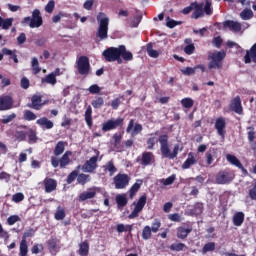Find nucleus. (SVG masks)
Wrapping results in <instances>:
<instances>
[{
	"instance_id": "f257e3e1",
	"label": "nucleus",
	"mask_w": 256,
	"mask_h": 256,
	"mask_svg": "<svg viewBox=\"0 0 256 256\" xmlns=\"http://www.w3.org/2000/svg\"><path fill=\"white\" fill-rule=\"evenodd\" d=\"M158 142L160 143V153L162 159H176L179 155V144L174 145L173 150L171 151V146L169 145V135L161 134L158 137Z\"/></svg>"
},
{
	"instance_id": "f03ea898",
	"label": "nucleus",
	"mask_w": 256,
	"mask_h": 256,
	"mask_svg": "<svg viewBox=\"0 0 256 256\" xmlns=\"http://www.w3.org/2000/svg\"><path fill=\"white\" fill-rule=\"evenodd\" d=\"M98 29L96 32V37L100 41H105L109 38V18L105 16V13L100 12L97 16Z\"/></svg>"
},
{
	"instance_id": "7ed1b4c3",
	"label": "nucleus",
	"mask_w": 256,
	"mask_h": 256,
	"mask_svg": "<svg viewBox=\"0 0 256 256\" xmlns=\"http://www.w3.org/2000/svg\"><path fill=\"white\" fill-rule=\"evenodd\" d=\"M21 23L22 25H29L31 29H39V27L43 25V17L41 16V11L39 9H35L32 12V17H24Z\"/></svg>"
},
{
	"instance_id": "20e7f679",
	"label": "nucleus",
	"mask_w": 256,
	"mask_h": 256,
	"mask_svg": "<svg viewBox=\"0 0 256 256\" xmlns=\"http://www.w3.org/2000/svg\"><path fill=\"white\" fill-rule=\"evenodd\" d=\"M227 57L225 51L213 52L208 55V69H223V60Z\"/></svg>"
},
{
	"instance_id": "39448f33",
	"label": "nucleus",
	"mask_w": 256,
	"mask_h": 256,
	"mask_svg": "<svg viewBox=\"0 0 256 256\" xmlns=\"http://www.w3.org/2000/svg\"><path fill=\"white\" fill-rule=\"evenodd\" d=\"M102 55L105 61L108 63H114L115 61L118 63V65L123 63V59L120 57V46L109 47L103 51Z\"/></svg>"
},
{
	"instance_id": "423d86ee",
	"label": "nucleus",
	"mask_w": 256,
	"mask_h": 256,
	"mask_svg": "<svg viewBox=\"0 0 256 256\" xmlns=\"http://www.w3.org/2000/svg\"><path fill=\"white\" fill-rule=\"evenodd\" d=\"M233 179H235V173L231 169L226 168L216 174L215 181L217 185H227L231 183Z\"/></svg>"
},
{
	"instance_id": "0eeeda50",
	"label": "nucleus",
	"mask_w": 256,
	"mask_h": 256,
	"mask_svg": "<svg viewBox=\"0 0 256 256\" xmlns=\"http://www.w3.org/2000/svg\"><path fill=\"white\" fill-rule=\"evenodd\" d=\"M73 155V152L66 151L62 157L58 160L57 157L52 156L51 157V165L54 167V169H57V167H60V169H65L69 163H71V157Z\"/></svg>"
},
{
	"instance_id": "6e6552de",
	"label": "nucleus",
	"mask_w": 256,
	"mask_h": 256,
	"mask_svg": "<svg viewBox=\"0 0 256 256\" xmlns=\"http://www.w3.org/2000/svg\"><path fill=\"white\" fill-rule=\"evenodd\" d=\"M133 205L135 206L133 211L128 215V219H136L139 217V213L145 209V205H147V195L144 194L140 196L137 202H134Z\"/></svg>"
},
{
	"instance_id": "1a4fd4ad",
	"label": "nucleus",
	"mask_w": 256,
	"mask_h": 256,
	"mask_svg": "<svg viewBox=\"0 0 256 256\" xmlns=\"http://www.w3.org/2000/svg\"><path fill=\"white\" fill-rule=\"evenodd\" d=\"M77 69H78L79 75H84V77H87V75H89V72L91 71V64L89 63V57L80 56L77 61Z\"/></svg>"
},
{
	"instance_id": "9d476101",
	"label": "nucleus",
	"mask_w": 256,
	"mask_h": 256,
	"mask_svg": "<svg viewBox=\"0 0 256 256\" xmlns=\"http://www.w3.org/2000/svg\"><path fill=\"white\" fill-rule=\"evenodd\" d=\"M125 123V119L118 117L117 119H109L102 124L103 133H107V131H113L117 129V127H123Z\"/></svg>"
},
{
	"instance_id": "9b49d317",
	"label": "nucleus",
	"mask_w": 256,
	"mask_h": 256,
	"mask_svg": "<svg viewBox=\"0 0 256 256\" xmlns=\"http://www.w3.org/2000/svg\"><path fill=\"white\" fill-rule=\"evenodd\" d=\"M214 129L217 131V135L221 137V139H225V135H227V120L225 117L220 116L215 120Z\"/></svg>"
},
{
	"instance_id": "f8f14e48",
	"label": "nucleus",
	"mask_w": 256,
	"mask_h": 256,
	"mask_svg": "<svg viewBox=\"0 0 256 256\" xmlns=\"http://www.w3.org/2000/svg\"><path fill=\"white\" fill-rule=\"evenodd\" d=\"M97 191H99V188L95 186L87 188L86 191H83L82 193L79 194V203H84V201H89V199H95V197H97Z\"/></svg>"
},
{
	"instance_id": "ddd939ff",
	"label": "nucleus",
	"mask_w": 256,
	"mask_h": 256,
	"mask_svg": "<svg viewBox=\"0 0 256 256\" xmlns=\"http://www.w3.org/2000/svg\"><path fill=\"white\" fill-rule=\"evenodd\" d=\"M114 185L115 189H125L127 185H129V181H131V178L127 174H117L114 179Z\"/></svg>"
},
{
	"instance_id": "4468645a",
	"label": "nucleus",
	"mask_w": 256,
	"mask_h": 256,
	"mask_svg": "<svg viewBox=\"0 0 256 256\" xmlns=\"http://www.w3.org/2000/svg\"><path fill=\"white\" fill-rule=\"evenodd\" d=\"M97 161H99V155L91 157L82 165V171L84 173H95L98 167Z\"/></svg>"
},
{
	"instance_id": "2eb2a0df",
	"label": "nucleus",
	"mask_w": 256,
	"mask_h": 256,
	"mask_svg": "<svg viewBox=\"0 0 256 256\" xmlns=\"http://www.w3.org/2000/svg\"><path fill=\"white\" fill-rule=\"evenodd\" d=\"M155 161L153 152H143L141 157L136 158V163H140L142 167H149Z\"/></svg>"
},
{
	"instance_id": "dca6fc26",
	"label": "nucleus",
	"mask_w": 256,
	"mask_h": 256,
	"mask_svg": "<svg viewBox=\"0 0 256 256\" xmlns=\"http://www.w3.org/2000/svg\"><path fill=\"white\" fill-rule=\"evenodd\" d=\"M14 104H15V100H13L11 95L0 96V111H9L13 109Z\"/></svg>"
},
{
	"instance_id": "f3484780",
	"label": "nucleus",
	"mask_w": 256,
	"mask_h": 256,
	"mask_svg": "<svg viewBox=\"0 0 256 256\" xmlns=\"http://www.w3.org/2000/svg\"><path fill=\"white\" fill-rule=\"evenodd\" d=\"M43 95L36 93L31 97V103L28 104L29 109H34L35 111H41L44 104H42Z\"/></svg>"
},
{
	"instance_id": "a211bd4d",
	"label": "nucleus",
	"mask_w": 256,
	"mask_h": 256,
	"mask_svg": "<svg viewBox=\"0 0 256 256\" xmlns=\"http://www.w3.org/2000/svg\"><path fill=\"white\" fill-rule=\"evenodd\" d=\"M230 111L237 113V115H243V104L241 103V96L234 97L229 104Z\"/></svg>"
},
{
	"instance_id": "6ab92c4d",
	"label": "nucleus",
	"mask_w": 256,
	"mask_h": 256,
	"mask_svg": "<svg viewBox=\"0 0 256 256\" xmlns=\"http://www.w3.org/2000/svg\"><path fill=\"white\" fill-rule=\"evenodd\" d=\"M143 131V125L140 123L135 124V119H130L128 126L126 128V133H131L132 137L139 135Z\"/></svg>"
},
{
	"instance_id": "aec40b11",
	"label": "nucleus",
	"mask_w": 256,
	"mask_h": 256,
	"mask_svg": "<svg viewBox=\"0 0 256 256\" xmlns=\"http://www.w3.org/2000/svg\"><path fill=\"white\" fill-rule=\"evenodd\" d=\"M243 61L246 65H249V63H256V43L253 44L251 48L246 51Z\"/></svg>"
},
{
	"instance_id": "412c9836",
	"label": "nucleus",
	"mask_w": 256,
	"mask_h": 256,
	"mask_svg": "<svg viewBox=\"0 0 256 256\" xmlns=\"http://www.w3.org/2000/svg\"><path fill=\"white\" fill-rule=\"evenodd\" d=\"M43 185H44L45 193H53V191L57 190V180L53 178L46 177L43 180Z\"/></svg>"
},
{
	"instance_id": "4be33fe9",
	"label": "nucleus",
	"mask_w": 256,
	"mask_h": 256,
	"mask_svg": "<svg viewBox=\"0 0 256 256\" xmlns=\"http://www.w3.org/2000/svg\"><path fill=\"white\" fill-rule=\"evenodd\" d=\"M194 12L192 13V19H200V17H205L203 11L204 3L192 2Z\"/></svg>"
},
{
	"instance_id": "5701e85b",
	"label": "nucleus",
	"mask_w": 256,
	"mask_h": 256,
	"mask_svg": "<svg viewBox=\"0 0 256 256\" xmlns=\"http://www.w3.org/2000/svg\"><path fill=\"white\" fill-rule=\"evenodd\" d=\"M193 231V226H180L177 228L176 236L178 239H187L189 233Z\"/></svg>"
},
{
	"instance_id": "b1692460",
	"label": "nucleus",
	"mask_w": 256,
	"mask_h": 256,
	"mask_svg": "<svg viewBox=\"0 0 256 256\" xmlns=\"http://www.w3.org/2000/svg\"><path fill=\"white\" fill-rule=\"evenodd\" d=\"M223 27H227L233 33H239L242 29L241 23L233 20H226L223 23Z\"/></svg>"
},
{
	"instance_id": "393cba45",
	"label": "nucleus",
	"mask_w": 256,
	"mask_h": 256,
	"mask_svg": "<svg viewBox=\"0 0 256 256\" xmlns=\"http://www.w3.org/2000/svg\"><path fill=\"white\" fill-rule=\"evenodd\" d=\"M36 124L39 125L42 129H53V127H55L53 121L49 120L47 117L38 119Z\"/></svg>"
},
{
	"instance_id": "a878e982",
	"label": "nucleus",
	"mask_w": 256,
	"mask_h": 256,
	"mask_svg": "<svg viewBox=\"0 0 256 256\" xmlns=\"http://www.w3.org/2000/svg\"><path fill=\"white\" fill-rule=\"evenodd\" d=\"M226 159L228 163H231V165L238 167V169H241V171H247L245 170V167H243V164L241 163V161L237 159V156L232 154H227Z\"/></svg>"
},
{
	"instance_id": "bb28decb",
	"label": "nucleus",
	"mask_w": 256,
	"mask_h": 256,
	"mask_svg": "<svg viewBox=\"0 0 256 256\" xmlns=\"http://www.w3.org/2000/svg\"><path fill=\"white\" fill-rule=\"evenodd\" d=\"M197 164V159H195V153H188V158L182 164V169H191V166Z\"/></svg>"
},
{
	"instance_id": "cd10ccee",
	"label": "nucleus",
	"mask_w": 256,
	"mask_h": 256,
	"mask_svg": "<svg viewBox=\"0 0 256 256\" xmlns=\"http://www.w3.org/2000/svg\"><path fill=\"white\" fill-rule=\"evenodd\" d=\"M129 62L133 59V53L129 50H127V47L125 45H120V59Z\"/></svg>"
},
{
	"instance_id": "c85d7f7f",
	"label": "nucleus",
	"mask_w": 256,
	"mask_h": 256,
	"mask_svg": "<svg viewBox=\"0 0 256 256\" xmlns=\"http://www.w3.org/2000/svg\"><path fill=\"white\" fill-rule=\"evenodd\" d=\"M232 221L235 227H241V225H243V223L245 222V213L236 212L233 216Z\"/></svg>"
},
{
	"instance_id": "c756f323",
	"label": "nucleus",
	"mask_w": 256,
	"mask_h": 256,
	"mask_svg": "<svg viewBox=\"0 0 256 256\" xmlns=\"http://www.w3.org/2000/svg\"><path fill=\"white\" fill-rule=\"evenodd\" d=\"M84 118L86 121V125L90 128L93 127V108H91V105L87 106Z\"/></svg>"
},
{
	"instance_id": "7c9ffc66",
	"label": "nucleus",
	"mask_w": 256,
	"mask_h": 256,
	"mask_svg": "<svg viewBox=\"0 0 256 256\" xmlns=\"http://www.w3.org/2000/svg\"><path fill=\"white\" fill-rule=\"evenodd\" d=\"M143 185V180H137L136 183H134L130 190H129V198L134 199L135 195L139 192V189H141V186Z\"/></svg>"
},
{
	"instance_id": "2f4dec72",
	"label": "nucleus",
	"mask_w": 256,
	"mask_h": 256,
	"mask_svg": "<svg viewBox=\"0 0 256 256\" xmlns=\"http://www.w3.org/2000/svg\"><path fill=\"white\" fill-rule=\"evenodd\" d=\"M156 135H159V131L151 133L150 138H148L146 141L147 149H149V151H153V149H155V145L157 143Z\"/></svg>"
},
{
	"instance_id": "473e14b6",
	"label": "nucleus",
	"mask_w": 256,
	"mask_h": 256,
	"mask_svg": "<svg viewBox=\"0 0 256 256\" xmlns=\"http://www.w3.org/2000/svg\"><path fill=\"white\" fill-rule=\"evenodd\" d=\"M116 203L119 209H123V207H127V203H129V200L127 199V194H118L116 196Z\"/></svg>"
},
{
	"instance_id": "72a5a7b5",
	"label": "nucleus",
	"mask_w": 256,
	"mask_h": 256,
	"mask_svg": "<svg viewBox=\"0 0 256 256\" xmlns=\"http://www.w3.org/2000/svg\"><path fill=\"white\" fill-rule=\"evenodd\" d=\"M67 142L65 141H58L55 148H54V155L55 157H59V155H63L65 153V146Z\"/></svg>"
},
{
	"instance_id": "f704fd0d",
	"label": "nucleus",
	"mask_w": 256,
	"mask_h": 256,
	"mask_svg": "<svg viewBox=\"0 0 256 256\" xmlns=\"http://www.w3.org/2000/svg\"><path fill=\"white\" fill-rule=\"evenodd\" d=\"M78 255L89 256V242L87 240L79 244Z\"/></svg>"
},
{
	"instance_id": "c9c22d12",
	"label": "nucleus",
	"mask_w": 256,
	"mask_h": 256,
	"mask_svg": "<svg viewBox=\"0 0 256 256\" xmlns=\"http://www.w3.org/2000/svg\"><path fill=\"white\" fill-rule=\"evenodd\" d=\"M104 171H108L110 177H113L115 173H117V167H115V163L113 160H110L103 166Z\"/></svg>"
},
{
	"instance_id": "e433bc0d",
	"label": "nucleus",
	"mask_w": 256,
	"mask_h": 256,
	"mask_svg": "<svg viewBox=\"0 0 256 256\" xmlns=\"http://www.w3.org/2000/svg\"><path fill=\"white\" fill-rule=\"evenodd\" d=\"M91 105L94 109H101L105 105V99L101 96H95L92 100Z\"/></svg>"
},
{
	"instance_id": "4c0bfd02",
	"label": "nucleus",
	"mask_w": 256,
	"mask_h": 256,
	"mask_svg": "<svg viewBox=\"0 0 256 256\" xmlns=\"http://www.w3.org/2000/svg\"><path fill=\"white\" fill-rule=\"evenodd\" d=\"M197 69H200V71H202V73H205V66L204 65H198V66H195L194 68L186 67L183 70V74L184 75H195V71H197Z\"/></svg>"
},
{
	"instance_id": "58836bf2",
	"label": "nucleus",
	"mask_w": 256,
	"mask_h": 256,
	"mask_svg": "<svg viewBox=\"0 0 256 256\" xmlns=\"http://www.w3.org/2000/svg\"><path fill=\"white\" fill-rule=\"evenodd\" d=\"M247 135H248V141L250 145H256L255 139H256V132H255V127L249 126L247 128Z\"/></svg>"
},
{
	"instance_id": "ea45409f",
	"label": "nucleus",
	"mask_w": 256,
	"mask_h": 256,
	"mask_svg": "<svg viewBox=\"0 0 256 256\" xmlns=\"http://www.w3.org/2000/svg\"><path fill=\"white\" fill-rule=\"evenodd\" d=\"M13 18H6L3 19V17L0 16V27H2V29L6 30L9 29V27L13 26Z\"/></svg>"
},
{
	"instance_id": "a19ab883",
	"label": "nucleus",
	"mask_w": 256,
	"mask_h": 256,
	"mask_svg": "<svg viewBox=\"0 0 256 256\" xmlns=\"http://www.w3.org/2000/svg\"><path fill=\"white\" fill-rule=\"evenodd\" d=\"M26 135L28 136V143L30 145H33V143H37V140L39 139L37 137V131L30 128Z\"/></svg>"
},
{
	"instance_id": "79ce46f5",
	"label": "nucleus",
	"mask_w": 256,
	"mask_h": 256,
	"mask_svg": "<svg viewBox=\"0 0 256 256\" xmlns=\"http://www.w3.org/2000/svg\"><path fill=\"white\" fill-rule=\"evenodd\" d=\"M253 10L249 9V8H245L241 13H240V17L243 21H249L250 19H253Z\"/></svg>"
},
{
	"instance_id": "37998d69",
	"label": "nucleus",
	"mask_w": 256,
	"mask_h": 256,
	"mask_svg": "<svg viewBox=\"0 0 256 256\" xmlns=\"http://www.w3.org/2000/svg\"><path fill=\"white\" fill-rule=\"evenodd\" d=\"M203 11L205 15L211 16L213 15V2L212 0H205V4L203 6Z\"/></svg>"
},
{
	"instance_id": "c03bdc74",
	"label": "nucleus",
	"mask_w": 256,
	"mask_h": 256,
	"mask_svg": "<svg viewBox=\"0 0 256 256\" xmlns=\"http://www.w3.org/2000/svg\"><path fill=\"white\" fill-rule=\"evenodd\" d=\"M65 217H66L65 208L58 206L54 214V219H56V221H63Z\"/></svg>"
},
{
	"instance_id": "a18cd8bd",
	"label": "nucleus",
	"mask_w": 256,
	"mask_h": 256,
	"mask_svg": "<svg viewBox=\"0 0 256 256\" xmlns=\"http://www.w3.org/2000/svg\"><path fill=\"white\" fill-rule=\"evenodd\" d=\"M203 209V202H196L193 208L191 209V213L192 215H201V213H203Z\"/></svg>"
},
{
	"instance_id": "49530a36",
	"label": "nucleus",
	"mask_w": 256,
	"mask_h": 256,
	"mask_svg": "<svg viewBox=\"0 0 256 256\" xmlns=\"http://www.w3.org/2000/svg\"><path fill=\"white\" fill-rule=\"evenodd\" d=\"M89 181H91V175L84 173L78 174L77 182L79 185H86V183H89Z\"/></svg>"
},
{
	"instance_id": "de8ad7c7",
	"label": "nucleus",
	"mask_w": 256,
	"mask_h": 256,
	"mask_svg": "<svg viewBox=\"0 0 256 256\" xmlns=\"http://www.w3.org/2000/svg\"><path fill=\"white\" fill-rule=\"evenodd\" d=\"M146 51L149 57H152L153 59H157V57H159V52L153 49V43L147 44Z\"/></svg>"
},
{
	"instance_id": "09e8293b",
	"label": "nucleus",
	"mask_w": 256,
	"mask_h": 256,
	"mask_svg": "<svg viewBox=\"0 0 256 256\" xmlns=\"http://www.w3.org/2000/svg\"><path fill=\"white\" fill-rule=\"evenodd\" d=\"M42 83H48L49 85H56L57 77H55V73H50L45 78H42Z\"/></svg>"
},
{
	"instance_id": "8fccbe9b",
	"label": "nucleus",
	"mask_w": 256,
	"mask_h": 256,
	"mask_svg": "<svg viewBox=\"0 0 256 256\" xmlns=\"http://www.w3.org/2000/svg\"><path fill=\"white\" fill-rule=\"evenodd\" d=\"M117 233H131L133 231L132 225H124V224H118L116 227Z\"/></svg>"
},
{
	"instance_id": "3c124183",
	"label": "nucleus",
	"mask_w": 256,
	"mask_h": 256,
	"mask_svg": "<svg viewBox=\"0 0 256 256\" xmlns=\"http://www.w3.org/2000/svg\"><path fill=\"white\" fill-rule=\"evenodd\" d=\"M216 153V150L215 148H212L210 150H208L206 153H205V157H206V165H213V155H215Z\"/></svg>"
},
{
	"instance_id": "603ef678",
	"label": "nucleus",
	"mask_w": 256,
	"mask_h": 256,
	"mask_svg": "<svg viewBox=\"0 0 256 256\" xmlns=\"http://www.w3.org/2000/svg\"><path fill=\"white\" fill-rule=\"evenodd\" d=\"M153 230H151V226H145L142 230V239L144 241H149L152 237Z\"/></svg>"
},
{
	"instance_id": "864d4df0",
	"label": "nucleus",
	"mask_w": 256,
	"mask_h": 256,
	"mask_svg": "<svg viewBox=\"0 0 256 256\" xmlns=\"http://www.w3.org/2000/svg\"><path fill=\"white\" fill-rule=\"evenodd\" d=\"M23 119L24 121H35V119H37V115L31 110H25L23 113Z\"/></svg>"
},
{
	"instance_id": "5fc2aeb1",
	"label": "nucleus",
	"mask_w": 256,
	"mask_h": 256,
	"mask_svg": "<svg viewBox=\"0 0 256 256\" xmlns=\"http://www.w3.org/2000/svg\"><path fill=\"white\" fill-rule=\"evenodd\" d=\"M29 253V246H27V240H21L20 242V256H27Z\"/></svg>"
},
{
	"instance_id": "6e6d98bb",
	"label": "nucleus",
	"mask_w": 256,
	"mask_h": 256,
	"mask_svg": "<svg viewBox=\"0 0 256 256\" xmlns=\"http://www.w3.org/2000/svg\"><path fill=\"white\" fill-rule=\"evenodd\" d=\"M32 71L34 75L41 73V67H39V60L36 57L32 58Z\"/></svg>"
},
{
	"instance_id": "4d7b16f0",
	"label": "nucleus",
	"mask_w": 256,
	"mask_h": 256,
	"mask_svg": "<svg viewBox=\"0 0 256 256\" xmlns=\"http://www.w3.org/2000/svg\"><path fill=\"white\" fill-rule=\"evenodd\" d=\"M170 251H183L184 249H187V246L183 243H174L171 244L169 247Z\"/></svg>"
},
{
	"instance_id": "13d9d810",
	"label": "nucleus",
	"mask_w": 256,
	"mask_h": 256,
	"mask_svg": "<svg viewBox=\"0 0 256 256\" xmlns=\"http://www.w3.org/2000/svg\"><path fill=\"white\" fill-rule=\"evenodd\" d=\"M44 249L43 244H34L31 248V253L33 255H39V253H43Z\"/></svg>"
},
{
	"instance_id": "bf43d9fd",
	"label": "nucleus",
	"mask_w": 256,
	"mask_h": 256,
	"mask_svg": "<svg viewBox=\"0 0 256 256\" xmlns=\"http://www.w3.org/2000/svg\"><path fill=\"white\" fill-rule=\"evenodd\" d=\"M152 233H158L159 229H161V220L154 219L152 222V226L150 227Z\"/></svg>"
},
{
	"instance_id": "052dcab7",
	"label": "nucleus",
	"mask_w": 256,
	"mask_h": 256,
	"mask_svg": "<svg viewBox=\"0 0 256 256\" xmlns=\"http://www.w3.org/2000/svg\"><path fill=\"white\" fill-rule=\"evenodd\" d=\"M211 251H215V242H209L204 245L202 248V253L205 255V253H209Z\"/></svg>"
},
{
	"instance_id": "680f3d73",
	"label": "nucleus",
	"mask_w": 256,
	"mask_h": 256,
	"mask_svg": "<svg viewBox=\"0 0 256 256\" xmlns=\"http://www.w3.org/2000/svg\"><path fill=\"white\" fill-rule=\"evenodd\" d=\"M181 105L185 109H191V107L194 105V101L191 98H184L181 100Z\"/></svg>"
},
{
	"instance_id": "e2e57ef3",
	"label": "nucleus",
	"mask_w": 256,
	"mask_h": 256,
	"mask_svg": "<svg viewBox=\"0 0 256 256\" xmlns=\"http://www.w3.org/2000/svg\"><path fill=\"white\" fill-rule=\"evenodd\" d=\"M16 118H17V114L12 113L8 116H3V119L0 120V123H2L3 125H7V123H11V121H13Z\"/></svg>"
},
{
	"instance_id": "0e129e2a",
	"label": "nucleus",
	"mask_w": 256,
	"mask_h": 256,
	"mask_svg": "<svg viewBox=\"0 0 256 256\" xmlns=\"http://www.w3.org/2000/svg\"><path fill=\"white\" fill-rule=\"evenodd\" d=\"M79 176V171L77 170H73L66 179V182L68 183V185H71V183H73V181H75V179H77V177Z\"/></svg>"
},
{
	"instance_id": "69168bd1",
	"label": "nucleus",
	"mask_w": 256,
	"mask_h": 256,
	"mask_svg": "<svg viewBox=\"0 0 256 256\" xmlns=\"http://www.w3.org/2000/svg\"><path fill=\"white\" fill-rule=\"evenodd\" d=\"M248 197L251 201H256V179L254 180L252 188L248 190Z\"/></svg>"
},
{
	"instance_id": "338daca9",
	"label": "nucleus",
	"mask_w": 256,
	"mask_h": 256,
	"mask_svg": "<svg viewBox=\"0 0 256 256\" xmlns=\"http://www.w3.org/2000/svg\"><path fill=\"white\" fill-rule=\"evenodd\" d=\"M15 139H17V141H27V132H25V131H16L15 132Z\"/></svg>"
},
{
	"instance_id": "774afa93",
	"label": "nucleus",
	"mask_w": 256,
	"mask_h": 256,
	"mask_svg": "<svg viewBox=\"0 0 256 256\" xmlns=\"http://www.w3.org/2000/svg\"><path fill=\"white\" fill-rule=\"evenodd\" d=\"M177 25H181V22L170 19L169 17L166 18V26L169 27V29H173L177 27Z\"/></svg>"
}]
</instances>
